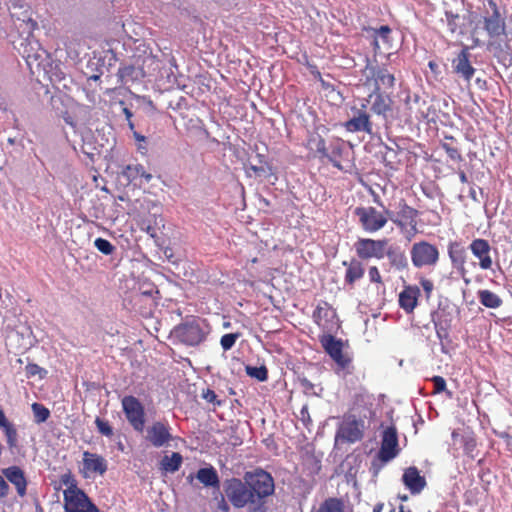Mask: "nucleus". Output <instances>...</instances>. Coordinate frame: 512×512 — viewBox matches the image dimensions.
Returning a JSON list of instances; mask_svg holds the SVG:
<instances>
[{
    "instance_id": "obj_1",
    "label": "nucleus",
    "mask_w": 512,
    "mask_h": 512,
    "mask_svg": "<svg viewBox=\"0 0 512 512\" xmlns=\"http://www.w3.org/2000/svg\"><path fill=\"white\" fill-rule=\"evenodd\" d=\"M224 491L236 509L268 512L275 494V480L266 470L255 468L245 472L242 478L233 477L226 480Z\"/></svg>"
},
{
    "instance_id": "obj_2",
    "label": "nucleus",
    "mask_w": 512,
    "mask_h": 512,
    "mask_svg": "<svg viewBox=\"0 0 512 512\" xmlns=\"http://www.w3.org/2000/svg\"><path fill=\"white\" fill-rule=\"evenodd\" d=\"M480 5L477 7L478 12H471L469 22L474 24L470 31L473 42L472 47L482 45L479 38L480 24L490 39H498L506 34L505 13L501 12L495 0H477Z\"/></svg>"
},
{
    "instance_id": "obj_3",
    "label": "nucleus",
    "mask_w": 512,
    "mask_h": 512,
    "mask_svg": "<svg viewBox=\"0 0 512 512\" xmlns=\"http://www.w3.org/2000/svg\"><path fill=\"white\" fill-rule=\"evenodd\" d=\"M319 341L326 354L334 361L336 374L347 376L354 373L353 357L344 352V343L341 339H337L332 334H323Z\"/></svg>"
},
{
    "instance_id": "obj_4",
    "label": "nucleus",
    "mask_w": 512,
    "mask_h": 512,
    "mask_svg": "<svg viewBox=\"0 0 512 512\" xmlns=\"http://www.w3.org/2000/svg\"><path fill=\"white\" fill-rule=\"evenodd\" d=\"M362 83L366 87H373L374 92H381V90H392L395 86L394 73L383 65L379 66L373 64L369 59L366 60V65L361 71Z\"/></svg>"
},
{
    "instance_id": "obj_5",
    "label": "nucleus",
    "mask_w": 512,
    "mask_h": 512,
    "mask_svg": "<svg viewBox=\"0 0 512 512\" xmlns=\"http://www.w3.org/2000/svg\"><path fill=\"white\" fill-rule=\"evenodd\" d=\"M205 321L199 317H191L173 329V335L183 344L197 346L206 338Z\"/></svg>"
},
{
    "instance_id": "obj_6",
    "label": "nucleus",
    "mask_w": 512,
    "mask_h": 512,
    "mask_svg": "<svg viewBox=\"0 0 512 512\" xmlns=\"http://www.w3.org/2000/svg\"><path fill=\"white\" fill-rule=\"evenodd\" d=\"M353 214L365 232L375 233L386 226L390 211L382 212L373 206H359L354 209Z\"/></svg>"
},
{
    "instance_id": "obj_7",
    "label": "nucleus",
    "mask_w": 512,
    "mask_h": 512,
    "mask_svg": "<svg viewBox=\"0 0 512 512\" xmlns=\"http://www.w3.org/2000/svg\"><path fill=\"white\" fill-rule=\"evenodd\" d=\"M397 209L395 214L390 212L388 217L401 231L406 230V238L410 241L418 233L419 211L409 206L404 199L398 202Z\"/></svg>"
},
{
    "instance_id": "obj_8",
    "label": "nucleus",
    "mask_w": 512,
    "mask_h": 512,
    "mask_svg": "<svg viewBox=\"0 0 512 512\" xmlns=\"http://www.w3.org/2000/svg\"><path fill=\"white\" fill-rule=\"evenodd\" d=\"M367 103L368 100H363L359 106L355 105L351 107V117L342 124L347 132H365L369 135L373 134V123Z\"/></svg>"
},
{
    "instance_id": "obj_9",
    "label": "nucleus",
    "mask_w": 512,
    "mask_h": 512,
    "mask_svg": "<svg viewBox=\"0 0 512 512\" xmlns=\"http://www.w3.org/2000/svg\"><path fill=\"white\" fill-rule=\"evenodd\" d=\"M410 256L413 266L422 268L435 266L439 261L440 253L436 245L422 240L412 245Z\"/></svg>"
},
{
    "instance_id": "obj_10",
    "label": "nucleus",
    "mask_w": 512,
    "mask_h": 512,
    "mask_svg": "<svg viewBox=\"0 0 512 512\" xmlns=\"http://www.w3.org/2000/svg\"><path fill=\"white\" fill-rule=\"evenodd\" d=\"M121 405L128 423L136 432L142 433L146 423L143 404L135 396L127 395L122 398Z\"/></svg>"
},
{
    "instance_id": "obj_11",
    "label": "nucleus",
    "mask_w": 512,
    "mask_h": 512,
    "mask_svg": "<svg viewBox=\"0 0 512 512\" xmlns=\"http://www.w3.org/2000/svg\"><path fill=\"white\" fill-rule=\"evenodd\" d=\"M408 117L411 120L427 122L434 121L437 113L431 101L423 98L417 94L407 96L405 100Z\"/></svg>"
},
{
    "instance_id": "obj_12",
    "label": "nucleus",
    "mask_w": 512,
    "mask_h": 512,
    "mask_svg": "<svg viewBox=\"0 0 512 512\" xmlns=\"http://www.w3.org/2000/svg\"><path fill=\"white\" fill-rule=\"evenodd\" d=\"M389 240L372 239V238H359L354 243L356 255L361 260H368L376 258L378 260L384 258L385 248L388 246Z\"/></svg>"
},
{
    "instance_id": "obj_13",
    "label": "nucleus",
    "mask_w": 512,
    "mask_h": 512,
    "mask_svg": "<svg viewBox=\"0 0 512 512\" xmlns=\"http://www.w3.org/2000/svg\"><path fill=\"white\" fill-rule=\"evenodd\" d=\"M314 322L325 332L331 334L340 327L336 310L326 301H321L313 312Z\"/></svg>"
},
{
    "instance_id": "obj_14",
    "label": "nucleus",
    "mask_w": 512,
    "mask_h": 512,
    "mask_svg": "<svg viewBox=\"0 0 512 512\" xmlns=\"http://www.w3.org/2000/svg\"><path fill=\"white\" fill-rule=\"evenodd\" d=\"M65 512H99L85 492L79 490H64Z\"/></svg>"
},
{
    "instance_id": "obj_15",
    "label": "nucleus",
    "mask_w": 512,
    "mask_h": 512,
    "mask_svg": "<svg viewBox=\"0 0 512 512\" xmlns=\"http://www.w3.org/2000/svg\"><path fill=\"white\" fill-rule=\"evenodd\" d=\"M400 452L398 434L395 426L387 427L382 433V440L377 459L383 464L394 459Z\"/></svg>"
},
{
    "instance_id": "obj_16",
    "label": "nucleus",
    "mask_w": 512,
    "mask_h": 512,
    "mask_svg": "<svg viewBox=\"0 0 512 512\" xmlns=\"http://www.w3.org/2000/svg\"><path fill=\"white\" fill-rule=\"evenodd\" d=\"M447 253L452 267L456 269L461 279L466 284H469L470 279L468 278V270L466 268L468 255L464 245L459 241H450L447 246Z\"/></svg>"
},
{
    "instance_id": "obj_17",
    "label": "nucleus",
    "mask_w": 512,
    "mask_h": 512,
    "mask_svg": "<svg viewBox=\"0 0 512 512\" xmlns=\"http://www.w3.org/2000/svg\"><path fill=\"white\" fill-rule=\"evenodd\" d=\"M107 469V460L102 455L89 451L83 452L82 467L79 472L84 478H90L96 474L104 475Z\"/></svg>"
},
{
    "instance_id": "obj_18",
    "label": "nucleus",
    "mask_w": 512,
    "mask_h": 512,
    "mask_svg": "<svg viewBox=\"0 0 512 512\" xmlns=\"http://www.w3.org/2000/svg\"><path fill=\"white\" fill-rule=\"evenodd\" d=\"M364 421L354 415L345 416L339 427L338 435L349 443H355L363 438Z\"/></svg>"
},
{
    "instance_id": "obj_19",
    "label": "nucleus",
    "mask_w": 512,
    "mask_h": 512,
    "mask_svg": "<svg viewBox=\"0 0 512 512\" xmlns=\"http://www.w3.org/2000/svg\"><path fill=\"white\" fill-rule=\"evenodd\" d=\"M172 438L170 426L166 422L155 421L146 430V440L156 448L168 445Z\"/></svg>"
},
{
    "instance_id": "obj_20",
    "label": "nucleus",
    "mask_w": 512,
    "mask_h": 512,
    "mask_svg": "<svg viewBox=\"0 0 512 512\" xmlns=\"http://www.w3.org/2000/svg\"><path fill=\"white\" fill-rule=\"evenodd\" d=\"M469 249L479 260V266L482 270H490L492 268L491 246L487 240L476 238L470 243Z\"/></svg>"
},
{
    "instance_id": "obj_21",
    "label": "nucleus",
    "mask_w": 512,
    "mask_h": 512,
    "mask_svg": "<svg viewBox=\"0 0 512 512\" xmlns=\"http://www.w3.org/2000/svg\"><path fill=\"white\" fill-rule=\"evenodd\" d=\"M469 58V47L465 46L452 61L453 71L467 82H470L475 74V68L471 65Z\"/></svg>"
},
{
    "instance_id": "obj_22",
    "label": "nucleus",
    "mask_w": 512,
    "mask_h": 512,
    "mask_svg": "<svg viewBox=\"0 0 512 512\" xmlns=\"http://www.w3.org/2000/svg\"><path fill=\"white\" fill-rule=\"evenodd\" d=\"M421 296L420 288L416 285H405L399 293L398 304L407 314L414 312Z\"/></svg>"
},
{
    "instance_id": "obj_23",
    "label": "nucleus",
    "mask_w": 512,
    "mask_h": 512,
    "mask_svg": "<svg viewBox=\"0 0 512 512\" xmlns=\"http://www.w3.org/2000/svg\"><path fill=\"white\" fill-rule=\"evenodd\" d=\"M3 476L15 486L19 497L23 498L27 494L28 481L24 471L19 466H10L2 469Z\"/></svg>"
},
{
    "instance_id": "obj_24",
    "label": "nucleus",
    "mask_w": 512,
    "mask_h": 512,
    "mask_svg": "<svg viewBox=\"0 0 512 512\" xmlns=\"http://www.w3.org/2000/svg\"><path fill=\"white\" fill-rule=\"evenodd\" d=\"M402 482L411 494H419L426 486V479L420 475L417 467L411 466L404 470Z\"/></svg>"
},
{
    "instance_id": "obj_25",
    "label": "nucleus",
    "mask_w": 512,
    "mask_h": 512,
    "mask_svg": "<svg viewBox=\"0 0 512 512\" xmlns=\"http://www.w3.org/2000/svg\"><path fill=\"white\" fill-rule=\"evenodd\" d=\"M345 153H347L345 142L341 138L335 137L329 141L323 160H328L334 167L342 170L341 160Z\"/></svg>"
},
{
    "instance_id": "obj_26",
    "label": "nucleus",
    "mask_w": 512,
    "mask_h": 512,
    "mask_svg": "<svg viewBox=\"0 0 512 512\" xmlns=\"http://www.w3.org/2000/svg\"><path fill=\"white\" fill-rule=\"evenodd\" d=\"M142 77L157 78L163 66L162 61L155 55L148 53L137 57Z\"/></svg>"
},
{
    "instance_id": "obj_27",
    "label": "nucleus",
    "mask_w": 512,
    "mask_h": 512,
    "mask_svg": "<svg viewBox=\"0 0 512 512\" xmlns=\"http://www.w3.org/2000/svg\"><path fill=\"white\" fill-rule=\"evenodd\" d=\"M343 265L346 267L344 282L346 285L353 287L354 284L364 276V264L362 260L357 257L351 258L349 261H343Z\"/></svg>"
},
{
    "instance_id": "obj_28",
    "label": "nucleus",
    "mask_w": 512,
    "mask_h": 512,
    "mask_svg": "<svg viewBox=\"0 0 512 512\" xmlns=\"http://www.w3.org/2000/svg\"><path fill=\"white\" fill-rule=\"evenodd\" d=\"M370 99H373L370 108L371 111L378 116H383L386 118L387 114L392 110L391 98L387 95H384L382 92L373 91L367 100L369 101Z\"/></svg>"
},
{
    "instance_id": "obj_29",
    "label": "nucleus",
    "mask_w": 512,
    "mask_h": 512,
    "mask_svg": "<svg viewBox=\"0 0 512 512\" xmlns=\"http://www.w3.org/2000/svg\"><path fill=\"white\" fill-rule=\"evenodd\" d=\"M387 257L391 267L398 271L408 268V260L406 254L399 246L390 245L385 248L384 257Z\"/></svg>"
},
{
    "instance_id": "obj_30",
    "label": "nucleus",
    "mask_w": 512,
    "mask_h": 512,
    "mask_svg": "<svg viewBox=\"0 0 512 512\" xmlns=\"http://www.w3.org/2000/svg\"><path fill=\"white\" fill-rule=\"evenodd\" d=\"M432 323L434 325L437 337L440 340L447 339L449 329L451 327V319L449 313L444 311L432 314Z\"/></svg>"
},
{
    "instance_id": "obj_31",
    "label": "nucleus",
    "mask_w": 512,
    "mask_h": 512,
    "mask_svg": "<svg viewBox=\"0 0 512 512\" xmlns=\"http://www.w3.org/2000/svg\"><path fill=\"white\" fill-rule=\"evenodd\" d=\"M0 428L3 430L10 450L18 446V432L15 426L6 418L4 410L0 407Z\"/></svg>"
},
{
    "instance_id": "obj_32",
    "label": "nucleus",
    "mask_w": 512,
    "mask_h": 512,
    "mask_svg": "<svg viewBox=\"0 0 512 512\" xmlns=\"http://www.w3.org/2000/svg\"><path fill=\"white\" fill-rule=\"evenodd\" d=\"M306 147L313 153L314 157L319 158L320 160H323V156L326 155V141L317 133H311L308 136Z\"/></svg>"
},
{
    "instance_id": "obj_33",
    "label": "nucleus",
    "mask_w": 512,
    "mask_h": 512,
    "mask_svg": "<svg viewBox=\"0 0 512 512\" xmlns=\"http://www.w3.org/2000/svg\"><path fill=\"white\" fill-rule=\"evenodd\" d=\"M196 478L206 487L219 488L220 486L218 473L216 469L211 465L209 467L200 468L197 471Z\"/></svg>"
},
{
    "instance_id": "obj_34",
    "label": "nucleus",
    "mask_w": 512,
    "mask_h": 512,
    "mask_svg": "<svg viewBox=\"0 0 512 512\" xmlns=\"http://www.w3.org/2000/svg\"><path fill=\"white\" fill-rule=\"evenodd\" d=\"M310 512H345L344 501L337 497H328L318 506L312 507Z\"/></svg>"
},
{
    "instance_id": "obj_35",
    "label": "nucleus",
    "mask_w": 512,
    "mask_h": 512,
    "mask_svg": "<svg viewBox=\"0 0 512 512\" xmlns=\"http://www.w3.org/2000/svg\"><path fill=\"white\" fill-rule=\"evenodd\" d=\"M392 29L388 25H383L375 30L373 46L374 50L380 49V42L388 49L392 48Z\"/></svg>"
},
{
    "instance_id": "obj_36",
    "label": "nucleus",
    "mask_w": 512,
    "mask_h": 512,
    "mask_svg": "<svg viewBox=\"0 0 512 512\" xmlns=\"http://www.w3.org/2000/svg\"><path fill=\"white\" fill-rule=\"evenodd\" d=\"M183 457L179 452H173L171 456L165 455L160 461V469L166 473L178 471L182 465Z\"/></svg>"
},
{
    "instance_id": "obj_37",
    "label": "nucleus",
    "mask_w": 512,
    "mask_h": 512,
    "mask_svg": "<svg viewBox=\"0 0 512 512\" xmlns=\"http://www.w3.org/2000/svg\"><path fill=\"white\" fill-rule=\"evenodd\" d=\"M446 22L452 34H464V18L452 11L445 12Z\"/></svg>"
},
{
    "instance_id": "obj_38",
    "label": "nucleus",
    "mask_w": 512,
    "mask_h": 512,
    "mask_svg": "<svg viewBox=\"0 0 512 512\" xmlns=\"http://www.w3.org/2000/svg\"><path fill=\"white\" fill-rule=\"evenodd\" d=\"M478 298L480 303L487 308L496 309L502 305L501 298L490 290H479Z\"/></svg>"
},
{
    "instance_id": "obj_39",
    "label": "nucleus",
    "mask_w": 512,
    "mask_h": 512,
    "mask_svg": "<svg viewBox=\"0 0 512 512\" xmlns=\"http://www.w3.org/2000/svg\"><path fill=\"white\" fill-rule=\"evenodd\" d=\"M119 74L122 78H130L131 80H138L143 78L137 58L133 64L121 67L119 69Z\"/></svg>"
},
{
    "instance_id": "obj_40",
    "label": "nucleus",
    "mask_w": 512,
    "mask_h": 512,
    "mask_svg": "<svg viewBox=\"0 0 512 512\" xmlns=\"http://www.w3.org/2000/svg\"><path fill=\"white\" fill-rule=\"evenodd\" d=\"M31 409L34 415V420L37 424L44 423L50 417V411L41 403H33Z\"/></svg>"
},
{
    "instance_id": "obj_41",
    "label": "nucleus",
    "mask_w": 512,
    "mask_h": 512,
    "mask_svg": "<svg viewBox=\"0 0 512 512\" xmlns=\"http://www.w3.org/2000/svg\"><path fill=\"white\" fill-rule=\"evenodd\" d=\"M59 483L66 487L65 490H79L77 480L70 470H67L59 478Z\"/></svg>"
},
{
    "instance_id": "obj_42",
    "label": "nucleus",
    "mask_w": 512,
    "mask_h": 512,
    "mask_svg": "<svg viewBox=\"0 0 512 512\" xmlns=\"http://www.w3.org/2000/svg\"><path fill=\"white\" fill-rule=\"evenodd\" d=\"M246 373L259 381H265L268 378V370L265 366L252 367L246 366Z\"/></svg>"
},
{
    "instance_id": "obj_43",
    "label": "nucleus",
    "mask_w": 512,
    "mask_h": 512,
    "mask_svg": "<svg viewBox=\"0 0 512 512\" xmlns=\"http://www.w3.org/2000/svg\"><path fill=\"white\" fill-rule=\"evenodd\" d=\"M144 166L141 164L136 165H127L123 170V175H125L129 180L133 181L143 175Z\"/></svg>"
},
{
    "instance_id": "obj_44",
    "label": "nucleus",
    "mask_w": 512,
    "mask_h": 512,
    "mask_svg": "<svg viewBox=\"0 0 512 512\" xmlns=\"http://www.w3.org/2000/svg\"><path fill=\"white\" fill-rule=\"evenodd\" d=\"M240 337L241 333L239 332L224 334L220 339V345L224 351H228L235 345Z\"/></svg>"
},
{
    "instance_id": "obj_45",
    "label": "nucleus",
    "mask_w": 512,
    "mask_h": 512,
    "mask_svg": "<svg viewBox=\"0 0 512 512\" xmlns=\"http://www.w3.org/2000/svg\"><path fill=\"white\" fill-rule=\"evenodd\" d=\"M94 245L104 255H111L115 251V246L104 238H96Z\"/></svg>"
},
{
    "instance_id": "obj_46",
    "label": "nucleus",
    "mask_w": 512,
    "mask_h": 512,
    "mask_svg": "<svg viewBox=\"0 0 512 512\" xmlns=\"http://www.w3.org/2000/svg\"><path fill=\"white\" fill-rule=\"evenodd\" d=\"M95 425L98 429V432L106 437L113 436V428L109 424L108 421L101 419L100 417H96Z\"/></svg>"
},
{
    "instance_id": "obj_47",
    "label": "nucleus",
    "mask_w": 512,
    "mask_h": 512,
    "mask_svg": "<svg viewBox=\"0 0 512 512\" xmlns=\"http://www.w3.org/2000/svg\"><path fill=\"white\" fill-rule=\"evenodd\" d=\"M201 397L207 403L213 404L214 406H221L222 405V401L218 400V396L210 388L203 389L202 392H201Z\"/></svg>"
},
{
    "instance_id": "obj_48",
    "label": "nucleus",
    "mask_w": 512,
    "mask_h": 512,
    "mask_svg": "<svg viewBox=\"0 0 512 512\" xmlns=\"http://www.w3.org/2000/svg\"><path fill=\"white\" fill-rule=\"evenodd\" d=\"M442 148L451 160L456 162H461L463 160L460 151L456 147L450 146L448 143H443Z\"/></svg>"
},
{
    "instance_id": "obj_49",
    "label": "nucleus",
    "mask_w": 512,
    "mask_h": 512,
    "mask_svg": "<svg viewBox=\"0 0 512 512\" xmlns=\"http://www.w3.org/2000/svg\"><path fill=\"white\" fill-rule=\"evenodd\" d=\"M139 228H140V230L146 232L151 238H156L157 237L156 228L152 224L151 220L142 219L139 222Z\"/></svg>"
},
{
    "instance_id": "obj_50",
    "label": "nucleus",
    "mask_w": 512,
    "mask_h": 512,
    "mask_svg": "<svg viewBox=\"0 0 512 512\" xmlns=\"http://www.w3.org/2000/svg\"><path fill=\"white\" fill-rule=\"evenodd\" d=\"M25 371H26V376L28 378L34 377L36 375H39L40 378H42L43 374L46 373V371L43 368H41L39 365L32 364V363H29L26 365Z\"/></svg>"
},
{
    "instance_id": "obj_51",
    "label": "nucleus",
    "mask_w": 512,
    "mask_h": 512,
    "mask_svg": "<svg viewBox=\"0 0 512 512\" xmlns=\"http://www.w3.org/2000/svg\"><path fill=\"white\" fill-rule=\"evenodd\" d=\"M369 280L372 283L383 285L382 276L377 266H370L368 269Z\"/></svg>"
},
{
    "instance_id": "obj_52",
    "label": "nucleus",
    "mask_w": 512,
    "mask_h": 512,
    "mask_svg": "<svg viewBox=\"0 0 512 512\" xmlns=\"http://www.w3.org/2000/svg\"><path fill=\"white\" fill-rule=\"evenodd\" d=\"M431 381L434 384V393L438 394L446 390V381L442 376H434Z\"/></svg>"
},
{
    "instance_id": "obj_53",
    "label": "nucleus",
    "mask_w": 512,
    "mask_h": 512,
    "mask_svg": "<svg viewBox=\"0 0 512 512\" xmlns=\"http://www.w3.org/2000/svg\"><path fill=\"white\" fill-rule=\"evenodd\" d=\"M420 284L425 292L426 297L430 298L432 291L434 289L433 281L427 278H421Z\"/></svg>"
},
{
    "instance_id": "obj_54",
    "label": "nucleus",
    "mask_w": 512,
    "mask_h": 512,
    "mask_svg": "<svg viewBox=\"0 0 512 512\" xmlns=\"http://www.w3.org/2000/svg\"><path fill=\"white\" fill-rule=\"evenodd\" d=\"M299 382L305 394H314V384L310 380L304 377L300 378Z\"/></svg>"
},
{
    "instance_id": "obj_55",
    "label": "nucleus",
    "mask_w": 512,
    "mask_h": 512,
    "mask_svg": "<svg viewBox=\"0 0 512 512\" xmlns=\"http://www.w3.org/2000/svg\"><path fill=\"white\" fill-rule=\"evenodd\" d=\"M9 494V485L5 481L3 474H0V498H5Z\"/></svg>"
},
{
    "instance_id": "obj_56",
    "label": "nucleus",
    "mask_w": 512,
    "mask_h": 512,
    "mask_svg": "<svg viewBox=\"0 0 512 512\" xmlns=\"http://www.w3.org/2000/svg\"><path fill=\"white\" fill-rule=\"evenodd\" d=\"M36 61H37V57L36 56L34 57L32 55H28L26 57L27 65L29 66V68H30L32 73H35L34 68H33V64ZM40 69H41V64L37 62L36 63V72H40Z\"/></svg>"
},
{
    "instance_id": "obj_57",
    "label": "nucleus",
    "mask_w": 512,
    "mask_h": 512,
    "mask_svg": "<svg viewBox=\"0 0 512 512\" xmlns=\"http://www.w3.org/2000/svg\"><path fill=\"white\" fill-rule=\"evenodd\" d=\"M123 112H124V114L126 116V119L128 120V125H129L130 129H133L134 128V124L131 121V118H132L133 114H132L131 110L128 109L127 107H125L123 109Z\"/></svg>"
},
{
    "instance_id": "obj_58",
    "label": "nucleus",
    "mask_w": 512,
    "mask_h": 512,
    "mask_svg": "<svg viewBox=\"0 0 512 512\" xmlns=\"http://www.w3.org/2000/svg\"><path fill=\"white\" fill-rule=\"evenodd\" d=\"M458 175H459V179L462 183H467L468 182V177L466 175V173L464 171H459L458 172Z\"/></svg>"
},
{
    "instance_id": "obj_59",
    "label": "nucleus",
    "mask_w": 512,
    "mask_h": 512,
    "mask_svg": "<svg viewBox=\"0 0 512 512\" xmlns=\"http://www.w3.org/2000/svg\"><path fill=\"white\" fill-rule=\"evenodd\" d=\"M139 178H144L146 180V182H150L151 179H152V175L150 173H148L145 169H144V173L143 175H140Z\"/></svg>"
},
{
    "instance_id": "obj_60",
    "label": "nucleus",
    "mask_w": 512,
    "mask_h": 512,
    "mask_svg": "<svg viewBox=\"0 0 512 512\" xmlns=\"http://www.w3.org/2000/svg\"><path fill=\"white\" fill-rule=\"evenodd\" d=\"M250 169L253 170L256 174H259V173L264 171L262 167H257V166H254V165H251Z\"/></svg>"
},
{
    "instance_id": "obj_61",
    "label": "nucleus",
    "mask_w": 512,
    "mask_h": 512,
    "mask_svg": "<svg viewBox=\"0 0 512 512\" xmlns=\"http://www.w3.org/2000/svg\"><path fill=\"white\" fill-rule=\"evenodd\" d=\"M382 509H383V504L379 503V504L374 506L373 512H382Z\"/></svg>"
},
{
    "instance_id": "obj_62",
    "label": "nucleus",
    "mask_w": 512,
    "mask_h": 512,
    "mask_svg": "<svg viewBox=\"0 0 512 512\" xmlns=\"http://www.w3.org/2000/svg\"><path fill=\"white\" fill-rule=\"evenodd\" d=\"M399 512H413L409 507H406L404 505L399 506Z\"/></svg>"
},
{
    "instance_id": "obj_63",
    "label": "nucleus",
    "mask_w": 512,
    "mask_h": 512,
    "mask_svg": "<svg viewBox=\"0 0 512 512\" xmlns=\"http://www.w3.org/2000/svg\"><path fill=\"white\" fill-rule=\"evenodd\" d=\"M134 137H135V139H136L137 141H145V139H146V138H145V136L140 135V134H139V133H137V132H135V133H134Z\"/></svg>"
},
{
    "instance_id": "obj_64",
    "label": "nucleus",
    "mask_w": 512,
    "mask_h": 512,
    "mask_svg": "<svg viewBox=\"0 0 512 512\" xmlns=\"http://www.w3.org/2000/svg\"><path fill=\"white\" fill-rule=\"evenodd\" d=\"M469 195L473 200H477L475 189L471 188Z\"/></svg>"
}]
</instances>
